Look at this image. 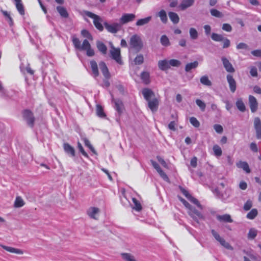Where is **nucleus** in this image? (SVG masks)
<instances>
[{"mask_svg":"<svg viewBox=\"0 0 261 261\" xmlns=\"http://www.w3.org/2000/svg\"><path fill=\"white\" fill-rule=\"evenodd\" d=\"M158 172L160 174L161 177L165 181H169V179L168 176L166 175V174L162 169H161L159 171H158Z\"/></svg>","mask_w":261,"mask_h":261,"instance_id":"56","label":"nucleus"},{"mask_svg":"<svg viewBox=\"0 0 261 261\" xmlns=\"http://www.w3.org/2000/svg\"><path fill=\"white\" fill-rule=\"evenodd\" d=\"M257 215V211L256 209H252L247 215V218L249 219L252 220L255 218Z\"/></svg>","mask_w":261,"mask_h":261,"instance_id":"48","label":"nucleus"},{"mask_svg":"<svg viewBox=\"0 0 261 261\" xmlns=\"http://www.w3.org/2000/svg\"><path fill=\"white\" fill-rule=\"evenodd\" d=\"M161 43L163 46H168L170 44L169 38L166 35H162L160 39Z\"/></svg>","mask_w":261,"mask_h":261,"instance_id":"43","label":"nucleus"},{"mask_svg":"<svg viewBox=\"0 0 261 261\" xmlns=\"http://www.w3.org/2000/svg\"><path fill=\"white\" fill-rule=\"evenodd\" d=\"M236 166L238 168L242 169L247 173H249L251 171L248 163L246 162L240 161L237 163Z\"/></svg>","mask_w":261,"mask_h":261,"instance_id":"22","label":"nucleus"},{"mask_svg":"<svg viewBox=\"0 0 261 261\" xmlns=\"http://www.w3.org/2000/svg\"><path fill=\"white\" fill-rule=\"evenodd\" d=\"M121 256L124 261H137L134 256L130 253H123Z\"/></svg>","mask_w":261,"mask_h":261,"instance_id":"33","label":"nucleus"},{"mask_svg":"<svg viewBox=\"0 0 261 261\" xmlns=\"http://www.w3.org/2000/svg\"><path fill=\"white\" fill-rule=\"evenodd\" d=\"M200 82L202 85L205 86H211L212 85V82L207 75L202 76L200 79Z\"/></svg>","mask_w":261,"mask_h":261,"instance_id":"38","label":"nucleus"},{"mask_svg":"<svg viewBox=\"0 0 261 261\" xmlns=\"http://www.w3.org/2000/svg\"><path fill=\"white\" fill-rule=\"evenodd\" d=\"M189 34L190 38L193 40L197 39L198 38V34L197 30L193 28H191L189 30Z\"/></svg>","mask_w":261,"mask_h":261,"instance_id":"45","label":"nucleus"},{"mask_svg":"<svg viewBox=\"0 0 261 261\" xmlns=\"http://www.w3.org/2000/svg\"><path fill=\"white\" fill-rule=\"evenodd\" d=\"M198 65V62L197 61H194L192 63H188L185 67V70L187 72L190 71L193 69L196 68Z\"/></svg>","mask_w":261,"mask_h":261,"instance_id":"39","label":"nucleus"},{"mask_svg":"<svg viewBox=\"0 0 261 261\" xmlns=\"http://www.w3.org/2000/svg\"><path fill=\"white\" fill-rule=\"evenodd\" d=\"M0 246L2 248H3L4 249H5V250H6L7 251H8L10 253H15V254H23V250H22L20 249L15 248L14 247H12L10 246H5L4 245H0Z\"/></svg>","mask_w":261,"mask_h":261,"instance_id":"14","label":"nucleus"},{"mask_svg":"<svg viewBox=\"0 0 261 261\" xmlns=\"http://www.w3.org/2000/svg\"><path fill=\"white\" fill-rule=\"evenodd\" d=\"M181 202L186 207L188 215L195 221L197 223H199V220H204V215L197 210H196L192 205L189 203L186 200L181 198Z\"/></svg>","mask_w":261,"mask_h":261,"instance_id":"2","label":"nucleus"},{"mask_svg":"<svg viewBox=\"0 0 261 261\" xmlns=\"http://www.w3.org/2000/svg\"><path fill=\"white\" fill-rule=\"evenodd\" d=\"M217 219L220 222H229L231 223L232 222V220L231 217L228 214H225L223 215H217Z\"/></svg>","mask_w":261,"mask_h":261,"instance_id":"24","label":"nucleus"},{"mask_svg":"<svg viewBox=\"0 0 261 261\" xmlns=\"http://www.w3.org/2000/svg\"><path fill=\"white\" fill-rule=\"evenodd\" d=\"M96 115L100 118H105L106 115L103 112V108L99 105H97L96 107Z\"/></svg>","mask_w":261,"mask_h":261,"instance_id":"36","label":"nucleus"},{"mask_svg":"<svg viewBox=\"0 0 261 261\" xmlns=\"http://www.w3.org/2000/svg\"><path fill=\"white\" fill-rule=\"evenodd\" d=\"M254 127L256 132V138L261 139V120L258 117H255L253 121Z\"/></svg>","mask_w":261,"mask_h":261,"instance_id":"9","label":"nucleus"},{"mask_svg":"<svg viewBox=\"0 0 261 261\" xmlns=\"http://www.w3.org/2000/svg\"><path fill=\"white\" fill-rule=\"evenodd\" d=\"M141 79L144 84H148L150 82L149 73L146 71L142 72L141 74Z\"/></svg>","mask_w":261,"mask_h":261,"instance_id":"40","label":"nucleus"},{"mask_svg":"<svg viewBox=\"0 0 261 261\" xmlns=\"http://www.w3.org/2000/svg\"><path fill=\"white\" fill-rule=\"evenodd\" d=\"M142 92L144 98L147 101L151 99V98H153L154 97L153 92L150 89L144 88L142 90Z\"/></svg>","mask_w":261,"mask_h":261,"instance_id":"17","label":"nucleus"},{"mask_svg":"<svg viewBox=\"0 0 261 261\" xmlns=\"http://www.w3.org/2000/svg\"><path fill=\"white\" fill-rule=\"evenodd\" d=\"M77 148L83 156L86 158H88V154L85 152L81 143L80 142H77Z\"/></svg>","mask_w":261,"mask_h":261,"instance_id":"54","label":"nucleus"},{"mask_svg":"<svg viewBox=\"0 0 261 261\" xmlns=\"http://www.w3.org/2000/svg\"><path fill=\"white\" fill-rule=\"evenodd\" d=\"M90 64L92 71V75L94 78H96L99 75L97 64L94 60L91 61Z\"/></svg>","mask_w":261,"mask_h":261,"instance_id":"23","label":"nucleus"},{"mask_svg":"<svg viewBox=\"0 0 261 261\" xmlns=\"http://www.w3.org/2000/svg\"><path fill=\"white\" fill-rule=\"evenodd\" d=\"M195 0H182L179 8L181 10H185L186 9L192 6L194 3Z\"/></svg>","mask_w":261,"mask_h":261,"instance_id":"18","label":"nucleus"},{"mask_svg":"<svg viewBox=\"0 0 261 261\" xmlns=\"http://www.w3.org/2000/svg\"><path fill=\"white\" fill-rule=\"evenodd\" d=\"M15 2V5L19 14L21 15H23L24 14V10L23 8V6L21 3V0H14Z\"/></svg>","mask_w":261,"mask_h":261,"instance_id":"27","label":"nucleus"},{"mask_svg":"<svg viewBox=\"0 0 261 261\" xmlns=\"http://www.w3.org/2000/svg\"><path fill=\"white\" fill-rule=\"evenodd\" d=\"M96 46L98 50L103 55H106L107 51L106 45L101 41L96 42Z\"/></svg>","mask_w":261,"mask_h":261,"instance_id":"25","label":"nucleus"},{"mask_svg":"<svg viewBox=\"0 0 261 261\" xmlns=\"http://www.w3.org/2000/svg\"><path fill=\"white\" fill-rule=\"evenodd\" d=\"M222 29L226 32H230L232 30L231 26L228 23H224L222 25Z\"/></svg>","mask_w":261,"mask_h":261,"instance_id":"58","label":"nucleus"},{"mask_svg":"<svg viewBox=\"0 0 261 261\" xmlns=\"http://www.w3.org/2000/svg\"><path fill=\"white\" fill-rule=\"evenodd\" d=\"M258 231L254 228H251L249 229L247 237L248 239H254L257 234Z\"/></svg>","mask_w":261,"mask_h":261,"instance_id":"34","label":"nucleus"},{"mask_svg":"<svg viewBox=\"0 0 261 261\" xmlns=\"http://www.w3.org/2000/svg\"><path fill=\"white\" fill-rule=\"evenodd\" d=\"M210 12L212 16L216 17L221 18L223 16V14L221 12L215 9H211Z\"/></svg>","mask_w":261,"mask_h":261,"instance_id":"51","label":"nucleus"},{"mask_svg":"<svg viewBox=\"0 0 261 261\" xmlns=\"http://www.w3.org/2000/svg\"><path fill=\"white\" fill-rule=\"evenodd\" d=\"M221 60L223 66L227 72L231 73L234 72V68L228 59L225 57H222Z\"/></svg>","mask_w":261,"mask_h":261,"instance_id":"13","label":"nucleus"},{"mask_svg":"<svg viewBox=\"0 0 261 261\" xmlns=\"http://www.w3.org/2000/svg\"><path fill=\"white\" fill-rule=\"evenodd\" d=\"M111 48L110 50V57L115 60L118 64L122 65L123 62L121 59L120 48L115 47L112 44L111 45Z\"/></svg>","mask_w":261,"mask_h":261,"instance_id":"4","label":"nucleus"},{"mask_svg":"<svg viewBox=\"0 0 261 261\" xmlns=\"http://www.w3.org/2000/svg\"><path fill=\"white\" fill-rule=\"evenodd\" d=\"M72 41L74 47L76 49H79L80 50H86V55L88 57H92L94 55V51L91 48L90 43L87 39H85L83 41L82 44H81L79 39L74 36L72 37Z\"/></svg>","mask_w":261,"mask_h":261,"instance_id":"1","label":"nucleus"},{"mask_svg":"<svg viewBox=\"0 0 261 261\" xmlns=\"http://www.w3.org/2000/svg\"><path fill=\"white\" fill-rule=\"evenodd\" d=\"M20 68L21 71L24 73L25 72H27V73H28L30 74H32V75L34 74V71L33 70L31 69V68L29 66V65H28V66L25 67L23 66V65L22 64L20 65Z\"/></svg>","mask_w":261,"mask_h":261,"instance_id":"46","label":"nucleus"},{"mask_svg":"<svg viewBox=\"0 0 261 261\" xmlns=\"http://www.w3.org/2000/svg\"><path fill=\"white\" fill-rule=\"evenodd\" d=\"M211 38L215 41L220 42L223 40L224 37L222 35L213 33L211 35Z\"/></svg>","mask_w":261,"mask_h":261,"instance_id":"47","label":"nucleus"},{"mask_svg":"<svg viewBox=\"0 0 261 261\" xmlns=\"http://www.w3.org/2000/svg\"><path fill=\"white\" fill-rule=\"evenodd\" d=\"M158 16L160 18L161 20L164 23H166L167 22L168 18L167 14L164 10H161L158 14Z\"/></svg>","mask_w":261,"mask_h":261,"instance_id":"31","label":"nucleus"},{"mask_svg":"<svg viewBox=\"0 0 261 261\" xmlns=\"http://www.w3.org/2000/svg\"><path fill=\"white\" fill-rule=\"evenodd\" d=\"M0 96L5 97L7 96V92L6 89L3 87L2 82L0 81Z\"/></svg>","mask_w":261,"mask_h":261,"instance_id":"55","label":"nucleus"},{"mask_svg":"<svg viewBox=\"0 0 261 261\" xmlns=\"http://www.w3.org/2000/svg\"><path fill=\"white\" fill-rule=\"evenodd\" d=\"M195 102L201 111L204 112L205 111L206 105L203 101L200 99H197L196 100Z\"/></svg>","mask_w":261,"mask_h":261,"instance_id":"50","label":"nucleus"},{"mask_svg":"<svg viewBox=\"0 0 261 261\" xmlns=\"http://www.w3.org/2000/svg\"><path fill=\"white\" fill-rule=\"evenodd\" d=\"M132 201L134 204L133 208L136 210L137 211H141L142 210V206L139 201L137 200L135 198H133Z\"/></svg>","mask_w":261,"mask_h":261,"instance_id":"44","label":"nucleus"},{"mask_svg":"<svg viewBox=\"0 0 261 261\" xmlns=\"http://www.w3.org/2000/svg\"><path fill=\"white\" fill-rule=\"evenodd\" d=\"M130 46L137 51L142 47V42L140 37L137 35L132 36L130 39Z\"/></svg>","mask_w":261,"mask_h":261,"instance_id":"5","label":"nucleus"},{"mask_svg":"<svg viewBox=\"0 0 261 261\" xmlns=\"http://www.w3.org/2000/svg\"><path fill=\"white\" fill-rule=\"evenodd\" d=\"M99 67L105 77L110 79V74L106 63L104 62H100L99 63Z\"/></svg>","mask_w":261,"mask_h":261,"instance_id":"16","label":"nucleus"},{"mask_svg":"<svg viewBox=\"0 0 261 261\" xmlns=\"http://www.w3.org/2000/svg\"><path fill=\"white\" fill-rule=\"evenodd\" d=\"M115 108L116 110L119 113H121L123 109V103L120 100H115Z\"/></svg>","mask_w":261,"mask_h":261,"instance_id":"35","label":"nucleus"},{"mask_svg":"<svg viewBox=\"0 0 261 261\" xmlns=\"http://www.w3.org/2000/svg\"><path fill=\"white\" fill-rule=\"evenodd\" d=\"M222 41H223V48H226L230 46V40L228 39L224 38L223 40Z\"/></svg>","mask_w":261,"mask_h":261,"instance_id":"63","label":"nucleus"},{"mask_svg":"<svg viewBox=\"0 0 261 261\" xmlns=\"http://www.w3.org/2000/svg\"><path fill=\"white\" fill-rule=\"evenodd\" d=\"M136 16L132 13H125L122 15L120 19V23L121 25L132 21L135 18Z\"/></svg>","mask_w":261,"mask_h":261,"instance_id":"10","label":"nucleus"},{"mask_svg":"<svg viewBox=\"0 0 261 261\" xmlns=\"http://www.w3.org/2000/svg\"><path fill=\"white\" fill-rule=\"evenodd\" d=\"M252 206V201L250 200H247L246 203L244 204V209L245 211H248L249 210Z\"/></svg>","mask_w":261,"mask_h":261,"instance_id":"57","label":"nucleus"},{"mask_svg":"<svg viewBox=\"0 0 261 261\" xmlns=\"http://www.w3.org/2000/svg\"><path fill=\"white\" fill-rule=\"evenodd\" d=\"M24 205V202L22 198L20 196L16 197L14 206L15 207H21Z\"/></svg>","mask_w":261,"mask_h":261,"instance_id":"37","label":"nucleus"},{"mask_svg":"<svg viewBox=\"0 0 261 261\" xmlns=\"http://www.w3.org/2000/svg\"><path fill=\"white\" fill-rule=\"evenodd\" d=\"M99 212V210L98 208L95 207H90L87 211V214L91 218L93 219H97L98 214Z\"/></svg>","mask_w":261,"mask_h":261,"instance_id":"15","label":"nucleus"},{"mask_svg":"<svg viewBox=\"0 0 261 261\" xmlns=\"http://www.w3.org/2000/svg\"><path fill=\"white\" fill-rule=\"evenodd\" d=\"M104 25L107 30L111 33H116L120 31L121 28V25L120 23L109 24L108 22H105Z\"/></svg>","mask_w":261,"mask_h":261,"instance_id":"7","label":"nucleus"},{"mask_svg":"<svg viewBox=\"0 0 261 261\" xmlns=\"http://www.w3.org/2000/svg\"><path fill=\"white\" fill-rule=\"evenodd\" d=\"M236 105L240 111L244 112L246 111L245 105L241 98L237 99L236 102Z\"/></svg>","mask_w":261,"mask_h":261,"instance_id":"26","label":"nucleus"},{"mask_svg":"<svg viewBox=\"0 0 261 261\" xmlns=\"http://www.w3.org/2000/svg\"><path fill=\"white\" fill-rule=\"evenodd\" d=\"M227 80L229 84L230 91L233 93L236 90V82L232 76L228 74L227 75Z\"/></svg>","mask_w":261,"mask_h":261,"instance_id":"19","label":"nucleus"},{"mask_svg":"<svg viewBox=\"0 0 261 261\" xmlns=\"http://www.w3.org/2000/svg\"><path fill=\"white\" fill-rule=\"evenodd\" d=\"M144 61L143 56L142 55H138L134 60V62L135 64L140 65L143 63Z\"/></svg>","mask_w":261,"mask_h":261,"instance_id":"52","label":"nucleus"},{"mask_svg":"<svg viewBox=\"0 0 261 261\" xmlns=\"http://www.w3.org/2000/svg\"><path fill=\"white\" fill-rule=\"evenodd\" d=\"M249 105L251 112H255L258 108V103L257 102L256 98L253 96H249Z\"/></svg>","mask_w":261,"mask_h":261,"instance_id":"11","label":"nucleus"},{"mask_svg":"<svg viewBox=\"0 0 261 261\" xmlns=\"http://www.w3.org/2000/svg\"><path fill=\"white\" fill-rule=\"evenodd\" d=\"M190 122L191 124L195 127H198L200 126L199 122L195 117H191L190 118Z\"/></svg>","mask_w":261,"mask_h":261,"instance_id":"53","label":"nucleus"},{"mask_svg":"<svg viewBox=\"0 0 261 261\" xmlns=\"http://www.w3.org/2000/svg\"><path fill=\"white\" fill-rule=\"evenodd\" d=\"M63 148L66 153L72 157L75 156V150L70 144L67 143H64Z\"/></svg>","mask_w":261,"mask_h":261,"instance_id":"20","label":"nucleus"},{"mask_svg":"<svg viewBox=\"0 0 261 261\" xmlns=\"http://www.w3.org/2000/svg\"><path fill=\"white\" fill-rule=\"evenodd\" d=\"M148 106L152 112L157 111L159 105V101L157 98L154 97L152 99L147 101Z\"/></svg>","mask_w":261,"mask_h":261,"instance_id":"12","label":"nucleus"},{"mask_svg":"<svg viewBox=\"0 0 261 261\" xmlns=\"http://www.w3.org/2000/svg\"><path fill=\"white\" fill-rule=\"evenodd\" d=\"M250 73L253 77L257 76V68L255 67H251L250 68Z\"/></svg>","mask_w":261,"mask_h":261,"instance_id":"61","label":"nucleus"},{"mask_svg":"<svg viewBox=\"0 0 261 261\" xmlns=\"http://www.w3.org/2000/svg\"><path fill=\"white\" fill-rule=\"evenodd\" d=\"M151 19V16H148L144 18L140 19L136 22V24L137 26H142L149 23Z\"/></svg>","mask_w":261,"mask_h":261,"instance_id":"29","label":"nucleus"},{"mask_svg":"<svg viewBox=\"0 0 261 261\" xmlns=\"http://www.w3.org/2000/svg\"><path fill=\"white\" fill-rule=\"evenodd\" d=\"M82 140L84 141L85 145L88 147L89 149L95 154H97L96 151L91 144L90 141L85 137H82Z\"/></svg>","mask_w":261,"mask_h":261,"instance_id":"32","label":"nucleus"},{"mask_svg":"<svg viewBox=\"0 0 261 261\" xmlns=\"http://www.w3.org/2000/svg\"><path fill=\"white\" fill-rule=\"evenodd\" d=\"M190 202L194 204L197 206V207L200 210H203V206L200 203L198 199L195 198V197L191 196L190 198L188 199Z\"/></svg>","mask_w":261,"mask_h":261,"instance_id":"42","label":"nucleus"},{"mask_svg":"<svg viewBox=\"0 0 261 261\" xmlns=\"http://www.w3.org/2000/svg\"><path fill=\"white\" fill-rule=\"evenodd\" d=\"M169 18L171 21L174 24L178 23L179 21V18L178 15L175 12H170L168 14Z\"/></svg>","mask_w":261,"mask_h":261,"instance_id":"28","label":"nucleus"},{"mask_svg":"<svg viewBox=\"0 0 261 261\" xmlns=\"http://www.w3.org/2000/svg\"><path fill=\"white\" fill-rule=\"evenodd\" d=\"M177 124L175 121H171L168 124V128L172 130H175Z\"/></svg>","mask_w":261,"mask_h":261,"instance_id":"64","label":"nucleus"},{"mask_svg":"<svg viewBox=\"0 0 261 261\" xmlns=\"http://www.w3.org/2000/svg\"><path fill=\"white\" fill-rule=\"evenodd\" d=\"M83 16H88L93 19V23L95 28L100 31L103 30V27L101 24L102 19L98 15L88 11H83L81 12Z\"/></svg>","mask_w":261,"mask_h":261,"instance_id":"3","label":"nucleus"},{"mask_svg":"<svg viewBox=\"0 0 261 261\" xmlns=\"http://www.w3.org/2000/svg\"><path fill=\"white\" fill-rule=\"evenodd\" d=\"M214 128L218 134H221L223 130L222 126L220 124H215L214 125Z\"/></svg>","mask_w":261,"mask_h":261,"instance_id":"59","label":"nucleus"},{"mask_svg":"<svg viewBox=\"0 0 261 261\" xmlns=\"http://www.w3.org/2000/svg\"><path fill=\"white\" fill-rule=\"evenodd\" d=\"M23 117L27 121L28 124L32 127L34 122V117L33 113L29 110H24L23 112Z\"/></svg>","mask_w":261,"mask_h":261,"instance_id":"8","label":"nucleus"},{"mask_svg":"<svg viewBox=\"0 0 261 261\" xmlns=\"http://www.w3.org/2000/svg\"><path fill=\"white\" fill-rule=\"evenodd\" d=\"M158 67L161 70L165 71L170 68L169 60L165 59L158 62Z\"/></svg>","mask_w":261,"mask_h":261,"instance_id":"21","label":"nucleus"},{"mask_svg":"<svg viewBox=\"0 0 261 261\" xmlns=\"http://www.w3.org/2000/svg\"><path fill=\"white\" fill-rule=\"evenodd\" d=\"M237 48L238 49H247L248 45L244 43H240L237 45Z\"/></svg>","mask_w":261,"mask_h":261,"instance_id":"62","label":"nucleus"},{"mask_svg":"<svg viewBox=\"0 0 261 261\" xmlns=\"http://www.w3.org/2000/svg\"><path fill=\"white\" fill-rule=\"evenodd\" d=\"M81 34L82 35L88 39H92V36L90 33L86 30H83L81 31Z\"/></svg>","mask_w":261,"mask_h":261,"instance_id":"60","label":"nucleus"},{"mask_svg":"<svg viewBox=\"0 0 261 261\" xmlns=\"http://www.w3.org/2000/svg\"><path fill=\"white\" fill-rule=\"evenodd\" d=\"M169 64L170 68L171 67H179L181 64V62L176 59H171L169 60Z\"/></svg>","mask_w":261,"mask_h":261,"instance_id":"49","label":"nucleus"},{"mask_svg":"<svg viewBox=\"0 0 261 261\" xmlns=\"http://www.w3.org/2000/svg\"><path fill=\"white\" fill-rule=\"evenodd\" d=\"M211 232L215 239L219 242L220 244L225 248L232 250L233 248L214 229L211 230Z\"/></svg>","mask_w":261,"mask_h":261,"instance_id":"6","label":"nucleus"},{"mask_svg":"<svg viewBox=\"0 0 261 261\" xmlns=\"http://www.w3.org/2000/svg\"><path fill=\"white\" fill-rule=\"evenodd\" d=\"M213 150L214 155L217 157H219L222 155V151L221 147L218 145H215L213 147Z\"/></svg>","mask_w":261,"mask_h":261,"instance_id":"41","label":"nucleus"},{"mask_svg":"<svg viewBox=\"0 0 261 261\" xmlns=\"http://www.w3.org/2000/svg\"><path fill=\"white\" fill-rule=\"evenodd\" d=\"M57 10L61 16L64 18H67L68 17V13L64 7L62 6H58L57 7Z\"/></svg>","mask_w":261,"mask_h":261,"instance_id":"30","label":"nucleus"}]
</instances>
